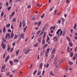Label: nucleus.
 Listing matches in <instances>:
<instances>
[{
  "mask_svg": "<svg viewBox=\"0 0 77 77\" xmlns=\"http://www.w3.org/2000/svg\"><path fill=\"white\" fill-rule=\"evenodd\" d=\"M60 63V60H58L56 61V65L57 68H58V67L59 66V64Z\"/></svg>",
  "mask_w": 77,
  "mask_h": 77,
  "instance_id": "1",
  "label": "nucleus"
},
{
  "mask_svg": "<svg viewBox=\"0 0 77 77\" xmlns=\"http://www.w3.org/2000/svg\"><path fill=\"white\" fill-rule=\"evenodd\" d=\"M56 51V49L54 48L53 49L52 51H51V54H54L55 53V52Z\"/></svg>",
  "mask_w": 77,
  "mask_h": 77,
  "instance_id": "2",
  "label": "nucleus"
},
{
  "mask_svg": "<svg viewBox=\"0 0 77 77\" xmlns=\"http://www.w3.org/2000/svg\"><path fill=\"white\" fill-rule=\"evenodd\" d=\"M2 48L3 49H5L6 46H5V45H4V43L3 42H2Z\"/></svg>",
  "mask_w": 77,
  "mask_h": 77,
  "instance_id": "3",
  "label": "nucleus"
},
{
  "mask_svg": "<svg viewBox=\"0 0 77 77\" xmlns=\"http://www.w3.org/2000/svg\"><path fill=\"white\" fill-rule=\"evenodd\" d=\"M10 49L11 48H10V46L9 45H8L7 49V51H8V52H9V51Z\"/></svg>",
  "mask_w": 77,
  "mask_h": 77,
  "instance_id": "4",
  "label": "nucleus"
},
{
  "mask_svg": "<svg viewBox=\"0 0 77 77\" xmlns=\"http://www.w3.org/2000/svg\"><path fill=\"white\" fill-rule=\"evenodd\" d=\"M20 37L21 38H22L23 39H24V35L23 34H21L20 35Z\"/></svg>",
  "mask_w": 77,
  "mask_h": 77,
  "instance_id": "5",
  "label": "nucleus"
},
{
  "mask_svg": "<svg viewBox=\"0 0 77 77\" xmlns=\"http://www.w3.org/2000/svg\"><path fill=\"white\" fill-rule=\"evenodd\" d=\"M42 65H43V63H41L40 65V66L39 68V69H41L42 67Z\"/></svg>",
  "mask_w": 77,
  "mask_h": 77,
  "instance_id": "6",
  "label": "nucleus"
},
{
  "mask_svg": "<svg viewBox=\"0 0 77 77\" xmlns=\"http://www.w3.org/2000/svg\"><path fill=\"white\" fill-rule=\"evenodd\" d=\"M5 31H6V27H5V26H4V29H3V33H5Z\"/></svg>",
  "mask_w": 77,
  "mask_h": 77,
  "instance_id": "7",
  "label": "nucleus"
},
{
  "mask_svg": "<svg viewBox=\"0 0 77 77\" xmlns=\"http://www.w3.org/2000/svg\"><path fill=\"white\" fill-rule=\"evenodd\" d=\"M61 31V29H59L56 32V34H59V32H60V31Z\"/></svg>",
  "mask_w": 77,
  "mask_h": 77,
  "instance_id": "8",
  "label": "nucleus"
},
{
  "mask_svg": "<svg viewBox=\"0 0 77 77\" xmlns=\"http://www.w3.org/2000/svg\"><path fill=\"white\" fill-rule=\"evenodd\" d=\"M69 45L70 47H72L73 45L72 43L70 42H69Z\"/></svg>",
  "mask_w": 77,
  "mask_h": 77,
  "instance_id": "9",
  "label": "nucleus"
},
{
  "mask_svg": "<svg viewBox=\"0 0 77 77\" xmlns=\"http://www.w3.org/2000/svg\"><path fill=\"white\" fill-rule=\"evenodd\" d=\"M25 23H25V22H24V21H23L22 22V24L23 25V27H25V26H26V25L25 24Z\"/></svg>",
  "mask_w": 77,
  "mask_h": 77,
  "instance_id": "10",
  "label": "nucleus"
},
{
  "mask_svg": "<svg viewBox=\"0 0 77 77\" xmlns=\"http://www.w3.org/2000/svg\"><path fill=\"white\" fill-rule=\"evenodd\" d=\"M45 44V41H44V39H42V45H44Z\"/></svg>",
  "mask_w": 77,
  "mask_h": 77,
  "instance_id": "11",
  "label": "nucleus"
},
{
  "mask_svg": "<svg viewBox=\"0 0 77 77\" xmlns=\"http://www.w3.org/2000/svg\"><path fill=\"white\" fill-rule=\"evenodd\" d=\"M31 18L32 20H35V17L33 16H32L31 17Z\"/></svg>",
  "mask_w": 77,
  "mask_h": 77,
  "instance_id": "12",
  "label": "nucleus"
},
{
  "mask_svg": "<svg viewBox=\"0 0 77 77\" xmlns=\"http://www.w3.org/2000/svg\"><path fill=\"white\" fill-rule=\"evenodd\" d=\"M15 21H17V19H16V18H14L12 20V21L13 22H14V23H15Z\"/></svg>",
  "mask_w": 77,
  "mask_h": 77,
  "instance_id": "13",
  "label": "nucleus"
},
{
  "mask_svg": "<svg viewBox=\"0 0 77 77\" xmlns=\"http://www.w3.org/2000/svg\"><path fill=\"white\" fill-rule=\"evenodd\" d=\"M45 36H46V33L45 32L44 33V36H43V38L44 39L45 38Z\"/></svg>",
  "mask_w": 77,
  "mask_h": 77,
  "instance_id": "14",
  "label": "nucleus"
},
{
  "mask_svg": "<svg viewBox=\"0 0 77 77\" xmlns=\"http://www.w3.org/2000/svg\"><path fill=\"white\" fill-rule=\"evenodd\" d=\"M14 34H11V36L10 37L11 39H12V38H13V37H14Z\"/></svg>",
  "mask_w": 77,
  "mask_h": 77,
  "instance_id": "15",
  "label": "nucleus"
},
{
  "mask_svg": "<svg viewBox=\"0 0 77 77\" xmlns=\"http://www.w3.org/2000/svg\"><path fill=\"white\" fill-rule=\"evenodd\" d=\"M10 26H11V24L9 23L6 25V27H10Z\"/></svg>",
  "mask_w": 77,
  "mask_h": 77,
  "instance_id": "16",
  "label": "nucleus"
},
{
  "mask_svg": "<svg viewBox=\"0 0 77 77\" xmlns=\"http://www.w3.org/2000/svg\"><path fill=\"white\" fill-rule=\"evenodd\" d=\"M9 63H10L11 65H13V62L11 60L9 61Z\"/></svg>",
  "mask_w": 77,
  "mask_h": 77,
  "instance_id": "17",
  "label": "nucleus"
},
{
  "mask_svg": "<svg viewBox=\"0 0 77 77\" xmlns=\"http://www.w3.org/2000/svg\"><path fill=\"white\" fill-rule=\"evenodd\" d=\"M5 67H6V65L5 64V65H4V66H3L2 67V70H3V69H4L5 68Z\"/></svg>",
  "mask_w": 77,
  "mask_h": 77,
  "instance_id": "18",
  "label": "nucleus"
},
{
  "mask_svg": "<svg viewBox=\"0 0 77 77\" xmlns=\"http://www.w3.org/2000/svg\"><path fill=\"white\" fill-rule=\"evenodd\" d=\"M14 14H15V11L13 12L11 14V15L10 17H13V15H14Z\"/></svg>",
  "mask_w": 77,
  "mask_h": 77,
  "instance_id": "19",
  "label": "nucleus"
},
{
  "mask_svg": "<svg viewBox=\"0 0 77 77\" xmlns=\"http://www.w3.org/2000/svg\"><path fill=\"white\" fill-rule=\"evenodd\" d=\"M50 75H53V76H54V75L53 74V72H52V71H51L50 72Z\"/></svg>",
  "mask_w": 77,
  "mask_h": 77,
  "instance_id": "20",
  "label": "nucleus"
},
{
  "mask_svg": "<svg viewBox=\"0 0 77 77\" xmlns=\"http://www.w3.org/2000/svg\"><path fill=\"white\" fill-rule=\"evenodd\" d=\"M76 26H77V24H76V23H75V26L73 27L74 29H75V28H76Z\"/></svg>",
  "mask_w": 77,
  "mask_h": 77,
  "instance_id": "21",
  "label": "nucleus"
},
{
  "mask_svg": "<svg viewBox=\"0 0 77 77\" xmlns=\"http://www.w3.org/2000/svg\"><path fill=\"white\" fill-rule=\"evenodd\" d=\"M41 21H40L38 22V25H37L38 27H39V25L41 24Z\"/></svg>",
  "mask_w": 77,
  "mask_h": 77,
  "instance_id": "22",
  "label": "nucleus"
},
{
  "mask_svg": "<svg viewBox=\"0 0 77 77\" xmlns=\"http://www.w3.org/2000/svg\"><path fill=\"white\" fill-rule=\"evenodd\" d=\"M7 35L8 38H10V34L8 33V34H7Z\"/></svg>",
  "mask_w": 77,
  "mask_h": 77,
  "instance_id": "23",
  "label": "nucleus"
},
{
  "mask_svg": "<svg viewBox=\"0 0 77 77\" xmlns=\"http://www.w3.org/2000/svg\"><path fill=\"white\" fill-rule=\"evenodd\" d=\"M43 32H44V31H43V30H42V32H41V33L39 35V36H41V35H42V34H43Z\"/></svg>",
  "mask_w": 77,
  "mask_h": 77,
  "instance_id": "24",
  "label": "nucleus"
},
{
  "mask_svg": "<svg viewBox=\"0 0 77 77\" xmlns=\"http://www.w3.org/2000/svg\"><path fill=\"white\" fill-rule=\"evenodd\" d=\"M41 72H40V71H38V73L37 74V75H41Z\"/></svg>",
  "mask_w": 77,
  "mask_h": 77,
  "instance_id": "25",
  "label": "nucleus"
},
{
  "mask_svg": "<svg viewBox=\"0 0 77 77\" xmlns=\"http://www.w3.org/2000/svg\"><path fill=\"white\" fill-rule=\"evenodd\" d=\"M38 41H39V42H41V38H38Z\"/></svg>",
  "mask_w": 77,
  "mask_h": 77,
  "instance_id": "26",
  "label": "nucleus"
},
{
  "mask_svg": "<svg viewBox=\"0 0 77 77\" xmlns=\"http://www.w3.org/2000/svg\"><path fill=\"white\" fill-rule=\"evenodd\" d=\"M3 15H4V11H2L1 14V17H3Z\"/></svg>",
  "mask_w": 77,
  "mask_h": 77,
  "instance_id": "27",
  "label": "nucleus"
},
{
  "mask_svg": "<svg viewBox=\"0 0 77 77\" xmlns=\"http://www.w3.org/2000/svg\"><path fill=\"white\" fill-rule=\"evenodd\" d=\"M41 32V30H39L37 33V35H39V33H40V32Z\"/></svg>",
  "mask_w": 77,
  "mask_h": 77,
  "instance_id": "28",
  "label": "nucleus"
},
{
  "mask_svg": "<svg viewBox=\"0 0 77 77\" xmlns=\"http://www.w3.org/2000/svg\"><path fill=\"white\" fill-rule=\"evenodd\" d=\"M69 64L70 65H72V64H73V63L71 61H70L69 62Z\"/></svg>",
  "mask_w": 77,
  "mask_h": 77,
  "instance_id": "29",
  "label": "nucleus"
},
{
  "mask_svg": "<svg viewBox=\"0 0 77 77\" xmlns=\"http://www.w3.org/2000/svg\"><path fill=\"white\" fill-rule=\"evenodd\" d=\"M45 16V14H43L41 16V18H44V17Z\"/></svg>",
  "mask_w": 77,
  "mask_h": 77,
  "instance_id": "30",
  "label": "nucleus"
},
{
  "mask_svg": "<svg viewBox=\"0 0 77 77\" xmlns=\"http://www.w3.org/2000/svg\"><path fill=\"white\" fill-rule=\"evenodd\" d=\"M49 40H50V38L49 37H48L47 40H46V42H48Z\"/></svg>",
  "mask_w": 77,
  "mask_h": 77,
  "instance_id": "31",
  "label": "nucleus"
},
{
  "mask_svg": "<svg viewBox=\"0 0 77 77\" xmlns=\"http://www.w3.org/2000/svg\"><path fill=\"white\" fill-rule=\"evenodd\" d=\"M11 29H14V25L13 24L11 25Z\"/></svg>",
  "mask_w": 77,
  "mask_h": 77,
  "instance_id": "32",
  "label": "nucleus"
},
{
  "mask_svg": "<svg viewBox=\"0 0 77 77\" xmlns=\"http://www.w3.org/2000/svg\"><path fill=\"white\" fill-rule=\"evenodd\" d=\"M14 62H19V60L15 59L14 60Z\"/></svg>",
  "mask_w": 77,
  "mask_h": 77,
  "instance_id": "33",
  "label": "nucleus"
},
{
  "mask_svg": "<svg viewBox=\"0 0 77 77\" xmlns=\"http://www.w3.org/2000/svg\"><path fill=\"white\" fill-rule=\"evenodd\" d=\"M45 27H46V26H44V27H43V29H42V30H43V31H44V30H45Z\"/></svg>",
  "mask_w": 77,
  "mask_h": 77,
  "instance_id": "34",
  "label": "nucleus"
},
{
  "mask_svg": "<svg viewBox=\"0 0 77 77\" xmlns=\"http://www.w3.org/2000/svg\"><path fill=\"white\" fill-rule=\"evenodd\" d=\"M38 44H35L34 45V47H36L37 46H38Z\"/></svg>",
  "mask_w": 77,
  "mask_h": 77,
  "instance_id": "35",
  "label": "nucleus"
},
{
  "mask_svg": "<svg viewBox=\"0 0 77 77\" xmlns=\"http://www.w3.org/2000/svg\"><path fill=\"white\" fill-rule=\"evenodd\" d=\"M19 50H18L17 51H16V54H17V55H18V53H19Z\"/></svg>",
  "mask_w": 77,
  "mask_h": 77,
  "instance_id": "36",
  "label": "nucleus"
},
{
  "mask_svg": "<svg viewBox=\"0 0 77 77\" xmlns=\"http://www.w3.org/2000/svg\"><path fill=\"white\" fill-rule=\"evenodd\" d=\"M36 72H37L36 71H35V72H33V74L34 75H35L36 74Z\"/></svg>",
  "mask_w": 77,
  "mask_h": 77,
  "instance_id": "37",
  "label": "nucleus"
},
{
  "mask_svg": "<svg viewBox=\"0 0 77 77\" xmlns=\"http://www.w3.org/2000/svg\"><path fill=\"white\" fill-rule=\"evenodd\" d=\"M61 20H62V22H64V21H65V20H64V18H62Z\"/></svg>",
  "mask_w": 77,
  "mask_h": 77,
  "instance_id": "38",
  "label": "nucleus"
},
{
  "mask_svg": "<svg viewBox=\"0 0 77 77\" xmlns=\"http://www.w3.org/2000/svg\"><path fill=\"white\" fill-rule=\"evenodd\" d=\"M65 34H66V33H65V31L63 32V36H64V35H65Z\"/></svg>",
  "mask_w": 77,
  "mask_h": 77,
  "instance_id": "39",
  "label": "nucleus"
},
{
  "mask_svg": "<svg viewBox=\"0 0 77 77\" xmlns=\"http://www.w3.org/2000/svg\"><path fill=\"white\" fill-rule=\"evenodd\" d=\"M29 53L28 51L26 50L25 51V54H27V53Z\"/></svg>",
  "mask_w": 77,
  "mask_h": 77,
  "instance_id": "40",
  "label": "nucleus"
},
{
  "mask_svg": "<svg viewBox=\"0 0 77 77\" xmlns=\"http://www.w3.org/2000/svg\"><path fill=\"white\" fill-rule=\"evenodd\" d=\"M9 74H10V73H9V72H8L6 74V75H9Z\"/></svg>",
  "mask_w": 77,
  "mask_h": 77,
  "instance_id": "41",
  "label": "nucleus"
},
{
  "mask_svg": "<svg viewBox=\"0 0 77 77\" xmlns=\"http://www.w3.org/2000/svg\"><path fill=\"white\" fill-rule=\"evenodd\" d=\"M22 24V23L20 22V23L19 27H21V24Z\"/></svg>",
  "mask_w": 77,
  "mask_h": 77,
  "instance_id": "42",
  "label": "nucleus"
},
{
  "mask_svg": "<svg viewBox=\"0 0 77 77\" xmlns=\"http://www.w3.org/2000/svg\"><path fill=\"white\" fill-rule=\"evenodd\" d=\"M11 9V7H9L8 8V11H10V9Z\"/></svg>",
  "mask_w": 77,
  "mask_h": 77,
  "instance_id": "43",
  "label": "nucleus"
},
{
  "mask_svg": "<svg viewBox=\"0 0 77 77\" xmlns=\"http://www.w3.org/2000/svg\"><path fill=\"white\" fill-rule=\"evenodd\" d=\"M30 8H31V5H29L28 6H27V8H29V9H30Z\"/></svg>",
  "mask_w": 77,
  "mask_h": 77,
  "instance_id": "44",
  "label": "nucleus"
},
{
  "mask_svg": "<svg viewBox=\"0 0 77 77\" xmlns=\"http://www.w3.org/2000/svg\"><path fill=\"white\" fill-rule=\"evenodd\" d=\"M47 45H48V44H46V45H45L43 46V48H44L45 47H46Z\"/></svg>",
  "mask_w": 77,
  "mask_h": 77,
  "instance_id": "45",
  "label": "nucleus"
},
{
  "mask_svg": "<svg viewBox=\"0 0 77 77\" xmlns=\"http://www.w3.org/2000/svg\"><path fill=\"white\" fill-rule=\"evenodd\" d=\"M17 35H15V36L14 37V39H17Z\"/></svg>",
  "mask_w": 77,
  "mask_h": 77,
  "instance_id": "46",
  "label": "nucleus"
},
{
  "mask_svg": "<svg viewBox=\"0 0 77 77\" xmlns=\"http://www.w3.org/2000/svg\"><path fill=\"white\" fill-rule=\"evenodd\" d=\"M62 30L60 32V36H61V35H62Z\"/></svg>",
  "mask_w": 77,
  "mask_h": 77,
  "instance_id": "47",
  "label": "nucleus"
},
{
  "mask_svg": "<svg viewBox=\"0 0 77 77\" xmlns=\"http://www.w3.org/2000/svg\"><path fill=\"white\" fill-rule=\"evenodd\" d=\"M54 7H52L50 9V11H52V10H53V9H54Z\"/></svg>",
  "mask_w": 77,
  "mask_h": 77,
  "instance_id": "48",
  "label": "nucleus"
},
{
  "mask_svg": "<svg viewBox=\"0 0 77 77\" xmlns=\"http://www.w3.org/2000/svg\"><path fill=\"white\" fill-rule=\"evenodd\" d=\"M30 50H31L30 49H27V50H26L28 51V52L29 53V51H30Z\"/></svg>",
  "mask_w": 77,
  "mask_h": 77,
  "instance_id": "49",
  "label": "nucleus"
},
{
  "mask_svg": "<svg viewBox=\"0 0 77 77\" xmlns=\"http://www.w3.org/2000/svg\"><path fill=\"white\" fill-rule=\"evenodd\" d=\"M57 11H58V10L57 9H56L55 10L54 13H56L57 12Z\"/></svg>",
  "mask_w": 77,
  "mask_h": 77,
  "instance_id": "50",
  "label": "nucleus"
},
{
  "mask_svg": "<svg viewBox=\"0 0 77 77\" xmlns=\"http://www.w3.org/2000/svg\"><path fill=\"white\" fill-rule=\"evenodd\" d=\"M70 54H71L70 55V57H72V56H73V54H72V52H71Z\"/></svg>",
  "mask_w": 77,
  "mask_h": 77,
  "instance_id": "51",
  "label": "nucleus"
},
{
  "mask_svg": "<svg viewBox=\"0 0 77 77\" xmlns=\"http://www.w3.org/2000/svg\"><path fill=\"white\" fill-rule=\"evenodd\" d=\"M49 66V64L48 63L46 65V68H48Z\"/></svg>",
  "mask_w": 77,
  "mask_h": 77,
  "instance_id": "52",
  "label": "nucleus"
},
{
  "mask_svg": "<svg viewBox=\"0 0 77 77\" xmlns=\"http://www.w3.org/2000/svg\"><path fill=\"white\" fill-rule=\"evenodd\" d=\"M15 71H16V70H15L12 71V72H13V73H15Z\"/></svg>",
  "mask_w": 77,
  "mask_h": 77,
  "instance_id": "53",
  "label": "nucleus"
},
{
  "mask_svg": "<svg viewBox=\"0 0 77 77\" xmlns=\"http://www.w3.org/2000/svg\"><path fill=\"white\" fill-rule=\"evenodd\" d=\"M77 47L75 48V52H76L77 51Z\"/></svg>",
  "mask_w": 77,
  "mask_h": 77,
  "instance_id": "54",
  "label": "nucleus"
},
{
  "mask_svg": "<svg viewBox=\"0 0 77 77\" xmlns=\"http://www.w3.org/2000/svg\"><path fill=\"white\" fill-rule=\"evenodd\" d=\"M70 32H71V33H72L73 32V30L72 29H71L70 30Z\"/></svg>",
  "mask_w": 77,
  "mask_h": 77,
  "instance_id": "55",
  "label": "nucleus"
},
{
  "mask_svg": "<svg viewBox=\"0 0 77 77\" xmlns=\"http://www.w3.org/2000/svg\"><path fill=\"white\" fill-rule=\"evenodd\" d=\"M27 26H26L24 28L23 30H26V29H27Z\"/></svg>",
  "mask_w": 77,
  "mask_h": 77,
  "instance_id": "56",
  "label": "nucleus"
},
{
  "mask_svg": "<svg viewBox=\"0 0 77 77\" xmlns=\"http://www.w3.org/2000/svg\"><path fill=\"white\" fill-rule=\"evenodd\" d=\"M55 28H56V27L55 26H54V27L52 28L53 30H55Z\"/></svg>",
  "mask_w": 77,
  "mask_h": 77,
  "instance_id": "57",
  "label": "nucleus"
},
{
  "mask_svg": "<svg viewBox=\"0 0 77 77\" xmlns=\"http://www.w3.org/2000/svg\"><path fill=\"white\" fill-rule=\"evenodd\" d=\"M76 58V57H73V60H74L75 59V58Z\"/></svg>",
  "mask_w": 77,
  "mask_h": 77,
  "instance_id": "58",
  "label": "nucleus"
},
{
  "mask_svg": "<svg viewBox=\"0 0 77 77\" xmlns=\"http://www.w3.org/2000/svg\"><path fill=\"white\" fill-rule=\"evenodd\" d=\"M8 32H11V30L10 29H9L8 30Z\"/></svg>",
  "mask_w": 77,
  "mask_h": 77,
  "instance_id": "59",
  "label": "nucleus"
},
{
  "mask_svg": "<svg viewBox=\"0 0 77 77\" xmlns=\"http://www.w3.org/2000/svg\"><path fill=\"white\" fill-rule=\"evenodd\" d=\"M45 54L46 57H48V55H47V54L45 53Z\"/></svg>",
  "mask_w": 77,
  "mask_h": 77,
  "instance_id": "60",
  "label": "nucleus"
},
{
  "mask_svg": "<svg viewBox=\"0 0 77 77\" xmlns=\"http://www.w3.org/2000/svg\"><path fill=\"white\" fill-rule=\"evenodd\" d=\"M68 67H67V68H66V71H68Z\"/></svg>",
  "mask_w": 77,
  "mask_h": 77,
  "instance_id": "61",
  "label": "nucleus"
},
{
  "mask_svg": "<svg viewBox=\"0 0 77 77\" xmlns=\"http://www.w3.org/2000/svg\"><path fill=\"white\" fill-rule=\"evenodd\" d=\"M74 39H75V40L77 39V37L76 36H75Z\"/></svg>",
  "mask_w": 77,
  "mask_h": 77,
  "instance_id": "62",
  "label": "nucleus"
},
{
  "mask_svg": "<svg viewBox=\"0 0 77 77\" xmlns=\"http://www.w3.org/2000/svg\"><path fill=\"white\" fill-rule=\"evenodd\" d=\"M9 77H13V75H10Z\"/></svg>",
  "mask_w": 77,
  "mask_h": 77,
  "instance_id": "63",
  "label": "nucleus"
},
{
  "mask_svg": "<svg viewBox=\"0 0 77 77\" xmlns=\"http://www.w3.org/2000/svg\"><path fill=\"white\" fill-rule=\"evenodd\" d=\"M58 23L59 24H60L61 22H60V20H59V21H58Z\"/></svg>",
  "mask_w": 77,
  "mask_h": 77,
  "instance_id": "64",
  "label": "nucleus"
}]
</instances>
